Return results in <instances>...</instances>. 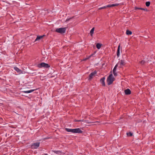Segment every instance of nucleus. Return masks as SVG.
<instances>
[{
	"instance_id": "nucleus-30",
	"label": "nucleus",
	"mask_w": 155,
	"mask_h": 155,
	"mask_svg": "<svg viewBox=\"0 0 155 155\" xmlns=\"http://www.w3.org/2000/svg\"><path fill=\"white\" fill-rule=\"evenodd\" d=\"M75 121H77V122H79V121H81L82 120H75Z\"/></svg>"
},
{
	"instance_id": "nucleus-22",
	"label": "nucleus",
	"mask_w": 155,
	"mask_h": 155,
	"mask_svg": "<svg viewBox=\"0 0 155 155\" xmlns=\"http://www.w3.org/2000/svg\"><path fill=\"white\" fill-rule=\"evenodd\" d=\"M65 130L68 132H71V129L68 128H66L65 129Z\"/></svg>"
},
{
	"instance_id": "nucleus-19",
	"label": "nucleus",
	"mask_w": 155,
	"mask_h": 155,
	"mask_svg": "<svg viewBox=\"0 0 155 155\" xmlns=\"http://www.w3.org/2000/svg\"><path fill=\"white\" fill-rule=\"evenodd\" d=\"M126 34L128 35H131L132 34V32L129 30H127L126 31Z\"/></svg>"
},
{
	"instance_id": "nucleus-5",
	"label": "nucleus",
	"mask_w": 155,
	"mask_h": 155,
	"mask_svg": "<svg viewBox=\"0 0 155 155\" xmlns=\"http://www.w3.org/2000/svg\"><path fill=\"white\" fill-rule=\"evenodd\" d=\"M97 72L96 71L91 73L89 76L88 80H91L95 74H97Z\"/></svg>"
},
{
	"instance_id": "nucleus-16",
	"label": "nucleus",
	"mask_w": 155,
	"mask_h": 155,
	"mask_svg": "<svg viewBox=\"0 0 155 155\" xmlns=\"http://www.w3.org/2000/svg\"><path fill=\"white\" fill-rule=\"evenodd\" d=\"M101 44L100 43H97L96 45V47L98 49H99L101 48Z\"/></svg>"
},
{
	"instance_id": "nucleus-31",
	"label": "nucleus",
	"mask_w": 155,
	"mask_h": 155,
	"mask_svg": "<svg viewBox=\"0 0 155 155\" xmlns=\"http://www.w3.org/2000/svg\"><path fill=\"white\" fill-rule=\"evenodd\" d=\"M70 19L71 18H67V19L66 20V21H69L70 20Z\"/></svg>"
},
{
	"instance_id": "nucleus-10",
	"label": "nucleus",
	"mask_w": 155,
	"mask_h": 155,
	"mask_svg": "<svg viewBox=\"0 0 155 155\" xmlns=\"http://www.w3.org/2000/svg\"><path fill=\"white\" fill-rule=\"evenodd\" d=\"M37 90V89H32L31 90H30L29 91H22V92L24 93H29L32 92H33V91H35Z\"/></svg>"
},
{
	"instance_id": "nucleus-4",
	"label": "nucleus",
	"mask_w": 155,
	"mask_h": 155,
	"mask_svg": "<svg viewBox=\"0 0 155 155\" xmlns=\"http://www.w3.org/2000/svg\"><path fill=\"white\" fill-rule=\"evenodd\" d=\"M40 143L37 142L33 143L31 146V148L32 149H37L40 145Z\"/></svg>"
},
{
	"instance_id": "nucleus-9",
	"label": "nucleus",
	"mask_w": 155,
	"mask_h": 155,
	"mask_svg": "<svg viewBox=\"0 0 155 155\" xmlns=\"http://www.w3.org/2000/svg\"><path fill=\"white\" fill-rule=\"evenodd\" d=\"M124 92L126 95H128L131 94V91L129 89L127 88L124 90Z\"/></svg>"
},
{
	"instance_id": "nucleus-32",
	"label": "nucleus",
	"mask_w": 155,
	"mask_h": 155,
	"mask_svg": "<svg viewBox=\"0 0 155 155\" xmlns=\"http://www.w3.org/2000/svg\"><path fill=\"white\" fill-rule=\"evenodd\" d=\"M35 73H33L32 74H35Z\"/></svg>"
},
{
	"instance_id": "nucleus-8",
	"label": "nucleus",
	"mask_w": 155,
	"mask_h": 155,
	"mask_svg": "<svg viewBox=\"0 0 155 155\" xmlns=\"http://www.w3.org/2000/svg\"><path fill=\"white\" fill-rule=\"evenodd\" d=\"M82 133V131L79 128L74 129V133L80 134Z\"/></svg>"
},
{
	"instance_id": "nucleus-11",
	"label": "nucleus",
	"mask_w": 155,
	"mask_h": 155,
	"mask_svg": "<svg viewBox=\"0 0 155 155\" xmlns=\"http://www.w3.org/2000/svg\"><path fill=\"white\" fill-rule=\"evenodd\" d=\"M119 5V4H113L111 5H109L106 6L107 8H110L113 7L117 6Z\"/></svg>"
},
{
	"instance_id": "nucleus-25",
	"label": "nucleus",
	"mask_w": 155,
	"mask_h": 155,
	"mask_svg": "<svg viewBox=\"0 0 155 155\" xmlns=\"http://www.w3.org/2000/svg\"><path fill=\"white\" fill-rule=\"evenodd\" d=\"M113 73L115 76H117V74L116 72V71H113Z\"/></svg>"
},
{
	"instance_id": "nucleus-7",
	"label": "nucleus",
	"mask_w": 155,
	"mask_h": 155,
	"mask_svg": "<svg viewBox=\"0 0 155 155\" xmlns=\"http://www.w3.org/2000/svg\"><path fill=\"white\" fill-rule=\"evenodd\" d=\"M105 78L104 77L100 79V82L102 84V85L103 86H105Z\"/></svg>"
},
{
	"instance_id": "nucleus-29",
	"label": "nucleus",
	"mask_w": 155,
	"mask_h": 155,
	"mask_svg": "<svg viewBox=\"0 0 155 155\" xmlns=\"http://www.w3.org/2000/svg\"><path fill=\"white\" fill-rule=\"evenodd\" d=\"M119 64H118V63L116 65H115V66L114 67V68H115V67H116V68H117V67L118 66V65Z\"/></svg>"
},
{
	"instance_id": "nucleus-18",
	"label": "nucleus",
	"mask_w": 155,
	"mask_h": 155,
	"mask_svg": "<svg viewBox=\"0 0 155 155\" xmlns=\"http://www.w3.org/2000/svg\"><path fill=\"white\" fill-rule=\"evenodd\" d=\"M53 152L54 153L58 154H60L61 153V152L59 150H54Z\"/></svg>"
},
{
	"instance_id": "nucleus-28",
	"label": "nucleus",
	"mask_w": 155,
	"mask_h": 155,
	"mask_svg": "<svg viewBox=\"0 0 155 155\" xmlns=\"http://www.w3.org/2000/svg\"><path fill=\"white\" fill-rule=\"evenodd\" d=\"M119 64H118V63L116 65H115V66L114 67V68H115V67H116V68H117V67L118 66V65Z\"/></svg>"
},
{
	"instance_id": "nucleus-6",
	"label": "nucleus",
	"mask_w": 155,
	"mask_h": 155,
	"mask_svg": "<svg viewBox=\"0 0 155 155\" xmlns=\"http://www.w3.org/2000/svg\"><path fill=\"white\" fill-rule=\"evenodd\" d=\"M118 64H119L120 67H121L125 64V63L124 60H121L118 62Z\"/></svg>"
},
{
	"instance_id": "nucleus-24",
	"label": "nucleus",
	"mask_w": 155,
	"mask_h": 155,
	"mask_svg": "<svg viewBox=\"0 0 155 155\" xmlns=\"http://www.w3.org/2000/svg\"><path fill=\"white\" fill-rule=\"evenodd\" d=\"M140 63L141 64H143L145 63V61H144L142 60L141 61H140Z\"/></svg>"
},
{
	"instance_id": "nucleus-20",
	"label": "nucleus",
	"mask_w": 155,
	"mask_h": 155,
	"mask_svg": "<svg viewBox=\"0 0 155 155\" xmlns=\"http://www.w3.org/2000/svg\"><path fill=\"white\" fill-rule=\"evenodd\" d=\"M127 135L128 136L130 137L132 135V134L131 132H130L129 133H127Z\"/></svg>"
},
{
	"instance_id": "nucleus-2",
	"label": "nucleus",
	"mask_w": 155,
	"mask_h": 155,
	"mask_svg": "<svg viewBox=\"0 0 155 155\" xmlns=\"http://www.w3.org/2000/svg\"><path fill=\"white\" fill-rule=\"evenodd\" d=\"M114 80V78L112 74H110L107 78V82L108 84L110 85L112 84Z\"/></svg>"
},
{
	"instance_id": "nucleus-14",
	"label": "nucleus",
	"mask_w": 155,
	"mask_h": 155,
	"mask_svg": "<svg viewBox=\"0 0 155 155\" xmlns=\"http://www.w3.org/2000/svg\"><path fill=\"white\" fill-rule=\"evenodd\" d=\"M120 45H119L118 47V48H117V55L118 57H119V56L120 55Z\"/></svg>"
},
{
	"instance_id": "nucleus-13",
	"label": "nucleus",
	"mask_w": 155,
	"mask_h": 155,
	"mask_svg": "<svg viewBox=\"0 0 155 155\" xmlns=\"http://www.w3.org/2000/svg\"><path fill=\"white\" fill-rule=\"evenodd\" d=\"M14 69L15 71H16L19 74H20L22 72V71L16 67H14Z\"/></svg>"
},
{
	"instance_id": "nucleus-12",
	"label": "nucleus",
	"mask_w": 155,
	"mask_h": 155,
	"mask_svg": "<svg viewBox=\"0 0 155 155\" xmlns=\"http://www.w3.org/2000/svg\"><path fill=\"white\" fill-rule=\"evenodd\" d=\"M45 36V35H41V36H37V38H36V39H35V42L37 41H38L40 39H41V38H42L44 36Z\"/></svg>"
},
{
	"instance_id": "nucleus-27",
	"label": "nucleus",
	"mask_w": 155,
	"mask_h": 155,
	"mask_svg": "<svg viewBox=\"0 0 155 155\" xmlns=\"http://www.w3.org/2000/svg\"><path fill=\"white\" fill-rule=\"evenodd\" d=\"M116 69H117V68H115L114 67V68L113 70V71H116Z\"/></svg>"
},
{
	"instance_id": "nucleus-23",
	"label": "nucleus",
	"mask_w": 155,
	"mask_h": 155,
	"mask_svg": "<svg viewBox=\"0 0 155 155\" xmlns=\"http://www.w3.org/2000/svg\"><path fill=\"white\" fill-rule=\"evenodd\" d=\"M107 7H106V6H104V7H101V8H99V10H101V9H105V8H107Z\"/></svg>"
},
{
	"instance_id": "nucleus-21",
	"label": "nucleus",
	"mask_w": 155,
	"mask_h": 155,
	"mask_svg": "<svg viewBox=\"0 0 155 155\" xmlns=\"http://www.w3.org/2000/svg\"><path fill=\"white\" fill-rule=\"evenodd\" d=\"M150 2H146V5L147 7H148L150 6Z\"/></svg>"
},
{
	"instance_id": "nucleus-17",
	"label": "nucleus",
	"mask_w": 155,
	"mask_h": 155,
	"mask_svg": "<svg viewBox=\"0 0 155 155\" xmlns=\"http://www.w3.org/2000/svg\"><path fill=\"white\" fill-rule=\"evenodd\" d=\"M94 28H93L90 31V35L91 36H93V34L94 33Z\"/></svg>"
},
{
	"instance_id": "nucleus-15",
	"label": "nucleus",
	"mask_w": 155,
	"mask_h": 155,
	"mask_svg": "<svg viewBox=\"0 0 155 155\" xmlns=\"http://www.w3.org/2000/svg\"><path fill=\"white\" fill-rule=\"evenodd\" d=\"M135 9L136 10H138V9H140V10H144V11H147V9L146 8H137V7H135Z\"/></svg>"
},
{
	"instance_id": "nucleus-26",
	"label": "nucleus",
	"mask_w": 155,
	"mask_h": 155,
	"mask_svg": "<svg viewBox=\"0 0 155 155\" xmlns=\"http://www.w3.org/2000/svg\"><path fill=\"white\" fill-rule=\"evenodd\" d=\"M71 132L73 133H74V129H71Z\"/></svg>"
},
{
	"instance_id": "nucleus-1",
	"label": "nucleus",
	"mask_w": 155,
	"mask_h": 155,
	"mask_svg": "<svg viewBox=\"0 0 155 155\" xmlns=\"http://www.w3.org/2000/svg\"><path fill=\"white\" fill-rule=\"evenodd\" d=\"M37 67L39 68H48L50 67V66L48 64L44 62H41L40 64H38Z\"/></svg>"
},
{
	"instance_id": "nucleus-3",
	"label": "nucleus",
	"mask_w": 155,
	"mask_h": 155,
	"mask_svg": "<svg viewBox=\"0 0 155 155\" xmlns=\"http://www.w3.org/2000/svg\"><path fill=\"white\" fill-rule=\"evenodd\" d=\"M66 30V28H57L56 29L55 31L61 34H64L65 33Z\"/></svg>"
}]
</instances>
